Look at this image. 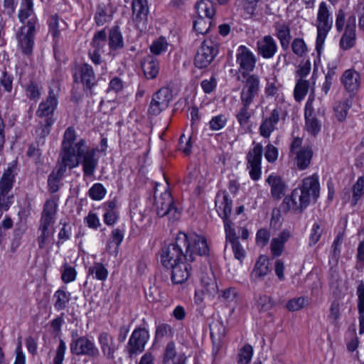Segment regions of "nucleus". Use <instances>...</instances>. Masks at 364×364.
Masks as SVG:
<instances>
[{"label":"nucleus","instance_id":"nucleus-26","mask_svg":"<svg viewBox=\"0 0 364 364\" xmlns=\"http://www.w3.org/2000/svg\"><path fill=\"white\" fill-rule=\"evenodd\" d=\"M257 53L266 59L274 57L277 51V44L272 36H264L257 42Z\"/></svg>","mask_w":364,"mask_h":364},{"label":"nucleus","instance_id":"nucleus-49","mask_svg":"<svg viewBox=\"0 0 364 364\" xmlns=\"http://www.w3.org/2000/svg\"><path fill=\"white\" fill-rule=\"evenodd\" d=\"M364 195V176L358 178L353 186L352 205H355L361 197Z\"/></svg>","mask_w":364,"mask_h":364},{"label":"nucleus","instance_id":"nucleus-52","mask_svg":"<svg viewBox=\"0 0 364 364\" xmlns=\"http://www.w3.org/2000/svg\"><path fill=\"white\" fill-rule=\"evenodd\" d=\"M210 20L198 16L193 22V29L198 33L205 34L210 29Z\"/></svg>","mask_w":364,"mask_h":364},{"label":"nucleus","instance_id":"nucleus-28","mask_svg":"<svg viewBox=\"0 0 364 364\" xmlns=\"http://www.w3.org/2000/svg\"><path fill=\"white\" fill-rule=\"evenodd\" d=\"M274 28L275 31L274 36L279 41L282 49L287 50L289 48L291 38L289 24L285 22L277 21L274 23Z\"/></svg>","mask_w":364,"mask_h":364},{"label":"nucleus","instance_id":"nucleus-15","mask_svg":"<svg viewBox=\"0 0 364 364\" xmlns=\"http://www.w3.org/2000/svg\"><path fill=\"white\" fill-rule=\"evenodd\" d=\"M73 77L75 82L80 81L87 89H91L96 84L93 68L86 63L75 67Z\"/></svg>","mask_w":364,"mask_h":364},{"label":"nucleus","instance_id":"nucleus-31","mask_svg":"<svg viewBox=\"0 0 364 364\" xmlns=\"http://www.w3.org/2000/svg\"><path fill=\"white\" fill-rule=\"evenodd\" d=\"M269 264V259L266 256L259 257L250 274L251 281L257 282L263 279L270 272Z\"/></svg>","mask_w":364,"mask_h":364},{"label":"nucleus","instance_id":"nucleus-63","mask_svg":"<svg viewBox=\"0 0 364 364\" xmlns=\"http://www.w3.org/2000/svg\"><path fill=\"white\" fill-rule=\"evenodd\" d=\"M270 238V232L267 229H259L256 234V243L258 246L264 247L266 246Z\"/></svg>","mask_w":364,"mask_h":364},{"label":"nucleus","instance_id":"nucleus-32","mask_svg":"<svg viewBox=\"0 0 364 364\" xmlns=\"http://www.w3.org/2000/svg\"><path fill=\"white\" fill-rule=\"evenodd\" d=\"M291 232L287 230H282L277 237L272 238L270 250L274 257L280 256L284 250V245L291 237Z\"/></svg>","mask_w":364,"mask_h":364},{"label":"nucleus","instance_id":"nucleus-24","mask_svg":"<svg viewBox=\"0 0 364 364\" xmlns=\"http://www.w3.org/2000/svg\"><path fill=\"white\" fill-rule=\"evenodd\" d=\"M98 342L103 355L107 359L113 360L118 349L113 336L107 332H102L98 336Z\"/></svg>","mask_w":364,"mask_h":364},{"label":"nucleus","instance_id":"nucleus-30","mask_svg":"<svg viewBox=\"0 0 364 364\" xmlns=\"http://www.w3.org/2000/svg\"><path fill=\"white\" fill-rule=\"evenodd\" d=\"M341 82L347 91L355 92L360 85V73L353 69L346 70L342 75Z\"/></svg>","mask_w":364,"mask_h":364},{"label":"nucleus","instance_id":"nucleus-22","mask_svg":"<svg viewBox=\"0 0 364 364\" xmlns=\"http://www.w3.org/2000/svg\"><path fill=\"white\" fill-rule=\"evenodd\" d=\"M280 109H274L269 117L264 118L259 127V134L264 138H269L277 129L280 119Z\"/></svg>","mask_w":364,"mask_h":364},{"label":"nucleus","instance_id":"nucleus-10","mask_svg":"<svg viewBox=\"0 0 364 364\" xmlns=\"http://www.w3.org/2000/svg\"><path fill=\"white\" fill-rule=\"evenodd\" d=\"M71 353L76 355H87L95 358L99 355V350L93 341L86 336L77 337L73 336L70 344Z\"/></svg>","mask_w":364,"mask_h":364},{"label":"nucleus","instance_id":"nucleus-2","mask_svg":"<svg viewBox=\"0 0 364 364\" xmlns=\"http://www.w3.org/2000/svg\"><path fill=\"white\" fill-rule=\"evenodd\" d=\"M18 17L22 23L17 34L19 47L23 54L31 55L34 46L36 27L38 22L32 0H21Z\"/></svg>","mask_w":364,"mask_h":364},{"label":"nucleus","instance_id":"nucleus-62","mask_svg":"<svg viewBox=\"0 0 364 364\" xmlns=\"http://www.w3.org/2000/svg\"><path fill=\"white\" fill-rule=\"evenodd\" d=\"M203 287V291L210 296L214 295L218 291L217 283L214 279L203 278L201 280Z\"/></svg>","mask_w":364,"mask_h":364},{"label":"nucleus","instance_id":"nucleus-18","mask_svg":"<svg viewBox=\"0 0 364 364\" xmlns=\"http://www.w3.org/2000/svg\"><path fill=\"white\" fill-rule=\"evenodd\" d=\"M313 102L314 97H309L306 103L304 117L306 131L311 135L316 136L321 131V123L315 115Z\"/></svg>","mask_w":364,"mask_h":364},{"label":"nucleus","instance_id":"nucleus-57","mask_svg":"<svg viewBox=\"0 0 364 364\" xmlns=\"http://www.w3.org/2000/svg\"><path fill=\"white\" fill-rule=\"evenodd\" d=\"M107 41V33L105 31L101 30L97 32L92 39V44L95 49L102 50L106 44Z\"/></svg>","mask_w":364,"mask_h":364},{"label":"nucleus","instance_id":"nucleus-23","mask_svg":"<svg viewBox=\"0 0 364 364\" xmlns=\"http://www.w3.org/2000/svg\"><path fill=\"white\" fill-rule=\"evenodd\" d=\"M57 95L53 90H50L47 99L40 103L36 111V115L38 117L44 119L53 117L54 111L58 106Z\"/></svg>","mask_w":364,"mask_h":364},{"label":"nucleus","instance_id":"nucleus-33","mask_svg":"<svg viewBox=\"0 0 364 364\" xmlns=\"http://www.w3.org/2000/svg\"><path fill=\"white\" fill-rule=\"evenodd\" d=\"M66 170L65 167L58 164V166L50 173L48 178V188L50 193H54L58 191L60 181Z\"/></svg>","mask_w":364,"mask_h":364},{"label":"nucleus","instance_id":"nucleus-53","mask_svg":"<svg viewBox=\"0 0 364 364\" xmlns=\"http://www.w3.org/2000/svg\"><path fill=\"white\" fill-rule=\"evenodd\" d=\"M77 276V272L75 269L71 266H69L67 263L63 266V270L61 274V279L65 284L72 282L75 280Z\"/></svg>","mask_w":364,"mask_h":364},{"label":"nucleus","instance_id":"nucleus-21","mask_svg":"<svg viewBox=\"0 0 364 364\" xmlns=\"http://www.w3.org/2000/svg\"><path fill=\"white\" fill-rule=\"evenodd\" d=\"M187 356L183 350H178L173 341L167 343L163 353V364H186Z\"/></svg>","mask_w":364,"mask_h":364},{"label":"nucleus","instance_id":"nucleus-44","mask_svg":"<svg viewBox=\"0 0 364 364\" xmlns=\"http://www.w3.org/2000/svg\"><path fill=\"white\" fill-rule=\"evenodd\" d=\"M109 46L111 50H118L124 46V40L119 28L112 27L109 33Z\"/></svg>","mask_w":364,"mask_h":364},{"label":"nucleus","instance_id":"nucleus-20","mask_svg":"<svg viewBox=\"0 0 364 364\" xmlns=\"http://www.w3.org/2000/svg\"><path fill=\"white\" fill-rule=\"evenodd\" d=\"M191 261H183L168 267L167 269H171V279L173 284H179L184 283L191 276L192 267Z\"/></svg>","mask_w":364,"mask_h":364},{"label":"nucleus","instance_id":"nucleus-42","mask_svg":"<svg viewBox=\"0 0 364 364\" xmlns=\"http://www.w3.org/2000/svg\"><path fill=\"white\" fill-rule=\"evenodd\" d=\"M54 122L55 119L53 117L44 119L43 121L39 122V125L36 129V135L38 138V144L44 143V139L49 135L50 132V128Z\"/></svg>","mask_w":364,"mask_h":364},{"label":"nucleus","instance_id":"nucleus-29","mask_svg":"<svg viewBox=\"0 0 364 364\" xmlns=\"http://www.w3.org/2000/svg\"><path fill=\"white\" fill-rule=\"evenodd\" d=\"M81 160L84 176L92 177L98 165V159L95 158V150L89 149Z\"/></svg>","mask_w":364,"mask_h":364},{"label":"nucleus","instance_id":"nucleus-43","mask_svg":"<svg viewBox=\"0 0 364 364\" xmlns=\"http://www.w3.org/2000/svg\"><path fill=\"white\" fill-rule=\"evenodd\" d=\"M108 270L101 262H95L88 269L87 278L92 277L93 279L104 282L107 279Z\"/></svg>","mask_w":364,"mask_h":364},{"label":"nucleus","instance_id":"nucleus-59","mask_svg":"<svg viewBox=\"0 0 364 364\" xmlns=\"http://www.w3.org/2000/svg\"><path fill=\"white\" fill-rule=\"evenodd\" d=\"M291 49L294 54L301 57L305 54L307 48L302 38H296L291 43Z\"/></svg>","mask_w":364,"mask_h":364},{"label":"nucleus","instance_id":"nucleus-34","mask_svg":"<svg viewBox=\"0 0 364 364\" xmlns=\"http://www.w3.org/2000/svg\"><path fill=\"white\" fill-rule=\"evenodd\" d=\"M77 139V134L75 129L73 127H68L63 134V139L62 141L61 148H63V154L67 161H72L71 151L73 148L71 145L75 144Z\"/></svg>","mask_w":364,"mask_h":364},{"label":"nucleus","instance_id":"nucleus-35","mask_svg":"<svg viewBox=\"0 0 364 364\" xmlns=\"http://www.w3.org/2000/svg\"><path fill=\"white\" fill-rule=\"evenodd\" d=\"M141 68L147 79H154L159 72V63L151 55L146 56L141 63Z\"/></svg>","mask_w":364,"mask_h":364},{"label":"nucleus","instance_id":"nucleus-56","mask_svg":"<svg viewBox=\"0 0 364 364\" xmlns=\"http://www.w3.org/2000/svg\"><path fill=\"white\" fill-rule=\"evenodd\" d=\"M107 191L105 188L101 183L94 184L89 190L90 197L95 200L102 199Z\"/></svg>","mask_w":364,"mask_h":364},{"label":"nucleus","instance_id":"nucleus-3","mask_svg":"<svg viewBox=\"0 0 364 364\" xmlns=\"http://www.w3.org/2000/svg\"><path fill=\"white\" fill-rule=\"evenodd\" d=\"M188 244L186 234L180 232L174 242L161 249L160 257L163 266L168 267L183 261L193 262L195 260L193 256L188 254Z\"/></svg>","mask_w":364,"mask_h":364},{"label":"nucleus","instance_id":"nucleus-4","mask_svg":"<svg viewBox=\"0 0 364 364\" xmlns=\"http://www.w3.org/2000/svg\"><path fill=\"white\" fill-rule=\"evenodd\" d=\"M215 204L219 216L223 220L226 240L231 244L237 242L238 239L232 228V223L230 220V215L232 213V200L229 198L228 193L225 191H219L216 195Z\"/></svg>","mask_w":364,"mask_h":364},{"label":"nucleus","instance_id":"nucleus-5","mask_svg":"<svg viewBox=\"0 0 364 364\" xmlns=\"http://www.w3.org/2000/svg\"><path fill=\"white\" fill-rule=\"evenodd\" d=\"M332 25L333 19L331 17V13L328 9L327 4L326 2L322 1L319 4L316 18L317 37L316 49L318 54L321 53L326 36L332 28Z\"/></svg>","mask_w":364,"mask_h":364},{"label":"nucleus","instance_id":"nucleus-41","mask_svg":"<svg viewBox=\"0 0 364 364\" xmlns=\"http://www.w3.org/2000/svg\"><path fill=\"white\" fill-rule=\"evenodd\" d=\"M274 306L272 299L266 294H256L254 296V307L259 312H267Z\"/></svg>","mask_w":364,"mask_h":364},{"label":"nucleus","instance_id":"nucleus-37","mask_svg":"<svg viewBox=\"0 0 364 364\" xmlns=\"http://www.w3.org/2000/svg\"><path fill=\"white\" fill-rule=\"evenodd\" d=\"M54 308L57 311L65 310L71 300V293L65 287L58 289L53 294Z\"/></svg>","mask_w":364,"mask_h":364},{"label":"nucleus","instance_id":"nucleus-60","mask_svg":"<svg viewBox=\"0 0 364 364\" xmlns=\"http://www.w3.org/2000/svg\"><path fill=\"white\" fill-rule=\"evenodd\" d=\"M49 31L54 40H57L60 36V21L58 16H52L49 19Z\"/></svg>","mask_w":364,"mask_h":364},{"label":"nucleus","instance_id":"nucleus-61","mask_svg":"<svg viewBox=\"0 0 364 364\" xmlns=\"http://www.w3.org/2000/svg\"><path fill=\"white\" fill-rule=\"evenodd\" d=\"M99 51L100 50L96 49H94L93 50H90L88 53V55L92 62L95 65V66L100 67L101 71L104 73V71L107 69L106 63L102 60Z\"/></svg>","mask_w":364,"mask_h":364},{"label":"nucleus","instance_id":"nucleus-1","mask_svg":"<svg viewBox=\"0 0 364 364\" xmlns=\"http://www.w3.org/2000/svg\"><path fill=\"white\" fill-rule=\"evenodd\" d=\"M320 193V185L316 175L306 177L295 188L291 196L284 198L283 204L287 210L302 212L311 203H315Z\"/></svg>","mask_w":364,"mask_h":364},{"label":"nucleus","instance_id":"nucleus-45","mask_svg":"<svg viewBox=\"0 0 364 364\" xmlns=\"http://www.w3.org/2000/svg\"><path fill=\"white\" fill-rule=\"evenodd\" d=\"M124 236V230L120 228L114 229L110 235V239L107 242V249L110 250L112 249V245H115L114 250L113 252L117 255L119 250V247L123 241Z\"/></svg>","mask_w":364,"mask_h":364},{"label":"nucleus","instance_id":"nucleus-36","mask_svg":"<svg viewBox=\"0 0 364 364\" xmlns=\"http://www.w3.org/2000/svg\"><path fill=\"white\" fill-rule=\"evenodd\" d=\"M16 175V172L14 166H9L5 170L0 180L1 193L9 194L13 188Z\"/></svg>","mask_w":364,"mask_h":364},{"label":"nucleus","instance_id":"nucleus-46","mask_svg":"<svg viewBox=\"0 0 364 364\" xmlns=\"http://www.w3.org/2000/svg\"><path fill=\"white\" fill-rule=\"evenodd\" d=\"M242 107L240 108L236 114V119L242 127H245L248 124L251 117V113L249 110L252 102L241 101Z\"/></svg>","mask_w":364,"mask_h":364},{"label":"nucleus","instance_id":"nucleus-27","mask_svg":"<svg viewBox=\"0 0 364 364\" xmlns=\"http://www.w3.org/2000/svg\"><path fill=\"white\" fill-rule=\"evenodd\" d=\"M134 20L139 27H145L148 19L149 6L147 0H132Z\"/></svg>","mask_w":364,"mask_h":364},{"label":"nucleus","instance_id":"nucleus-13","mask_svg":"<svg viewBox=\"0 0 364 364\" xmlns=\"http://www.w3.org/2000/svg\"><path fill=\"white\" fill-rule=\"evenodd\" d=\"M236 62L240 65V71L243 77H246L248 73L252 71L255 67L256 58L252 51L246 46H240L237 52Z\"/></svg>","mask_w":364,"mask_h":364},{"label":"nucleus","instance_id":"nucleus-7","mask_svg":"<svg viewBox=\"0 0 364 364\" xmlns=\"http://www.w3.org/2000/svg\"><path fill=\"white\" fill-rule=\"evenodd\" d=\"M251 148L246 155L247 168L252 180L258 181L262 175V159L263 146L260 143L253 142Z\"/></svg>","mask_w":364,"mask_h":364},{"label":"nucleus","instance_id":"nucleus-48","mask_svg":"<svg viewBox=\"0 0 364 364\" xmlns=\"http://www.w3.org/2000/svg\"><path fill=\"white\" fill-rule=\"evenodd\" d=\"M350 104L348 100H342L336 102L334 106L335 117L339 122H343L348 114Z\"/></svg>","mask_w":364,"mask_h":364},{"label":"nucleus","instance_id":"nucleus-64","mask_svg":"<svg viewBox=\"0 0 364 364\" xmlns=\"http://www.w3.org/2000/svg\"><path fill=\"white\" fill-rule=\"evenodd\" d=\"M358 310L359 314H364V284L361 282L357 288Z\"/></svg>","mask_w":364,"mask_h":364},{"label":"nucleus","instance_id":"nucleus-39","mask_svg":"<svg viewBox=\"0 0 364 364\" xmlns=\"http://www.w3.org/2000/svg\"><path fill=\"white\" fill-rule=\"evenodd\" d=\"M295 161L300 170L306 169L310 164L313 151L309 146H304L300 151L294 154Z\"/></svg>","mask_w":364,"mask_h":364},{"label":"nucleus","instance_id":"nucleus-14","mask_svg":"<svg viewBox=\"0 0 364 364\" xmlns=\"http://www.w3.org/2000/svg\"><path fill=\"white\" fill-rule=\"evenodd\" d=\"M246 80L240 93V101L252 102L260 90L259 78L256 75H246Z\"/></svg>","mask_w":364,"mask_h":364},{"label":"nucleus","instance_id":"nucleus-51","mask_svg":"<svg viewBox=\"0 0 364 364\" xmlns=\"http://www.w3.org/2000/svg\"><path fill=\"white\" fill-rule=\"evenodd\" d=\"M253 355V348L252 347L247 344L242 348L239 354L237 363L238 364H248L252 360Z\"/></svg>","mask_w":364,"mask_h":364},{"label":"nucleus","instance_id":"nucleus-54","mask_svg":"<svg viewBox=\"0 0 364 364\" xmlns=\"http://www.w3.org/2000/svg\"><path fill=\"white\" fill-rule=\"evenodd\" d=\"M323 230L318 223H314L309 232V245H316L320 240Z\"/></svg>","mask_w":364,"mask_h":364},{"label":"nucleus","instance_id":"nucleus-12","mask_svg":"<svg viewBox=\"0 0 364 364\" xmlns=\"http://www.w3.org/2000/svg\"><path fill=\"white\" fill-rule=\"evenodd\" d=\"M171 97V92L168 87H162L159 90L153 95L149 112L153 115L159 114L168 107Z\"/></svg>","mask_w":364,"mask_h":364},{"label":"nucleus","instance_id":"nucleus-25","mask_svg":"<svg viewBox=\"0 0 364 364\" xmlns=\"http://www.w3.org/2000/svg\"><path fill=\"white\" fill-rule=\"evenodd\" d=\"M266 183L270 186V193L273 199L279 200L285 195L287 184L279 175L271 173L267 178Z\"/></svg>","mask_w":364,"mask_h":364},{"label":"nucleus","instance_id":"nucleus-17","mask_svg":"<svg viewBox=\"0 0 364 364\" xmlns=\"http://www.w3.org/2000/svg\"><path fill=\"white\" fill-rule=\"evenodd\" d=\"M188 245V254L193 256H203L208 255L209 247L205 237L196 233L186 234ZM195 258V257H193Z\"/></svg>","mask_w":364,"mask_h":364},{"label":"nucleus","instance_id":"nucleus-6","mask_svg":"<svg viewBox=\"0 0 364 364\" xmlns=\"http://www.w3.org/2000/svg\"><path fill=\"white\" fill-rule=\"evenodd\" d=\"M149 339V333L146 328H135L124 347V352L129 358L136 357L144 350Z\"/></svg>","mask_w":364,"mask_h":364},{"label":"nucleus","instance_id":"nucleus-9","mask_svg":"<svg viewBox=\"0 0 364 364\" xmlns=\"http://www.w3.org/2000/svg\"><path fill=\"white\" fill-rule=\"evenodd\" d=\"M154 205L159 216H168L173 220L179 219L181 212L175 207L170 192L166 191L159 198L155 197Z\"/></svg>","mask_w":364,"mask_h":364},{"label":"nucleus","instance_id":"nucleus-11","mask_svg":"<svg viewBox=\"0 0 364 364\" xmlns=\"http://www.w3.org/2000/svg\"><path fill=\"white\" fill-rule=\"evenodd\" d=\"M71 146L73 148V151H71L70 154L72 157V161H67L65 159V155L63 154V148H61L59 156V159L60 160L59 164L65 167L66 168H68L70 169L75 168L79 165L82 156L89 149V147L87 146L85 140L83 139H80L75 144Z\"/></svg>","mask_w":364,"mask_h":364},{"label":"nucleus","instance_id":"nucleus-55","mask_svg":"<svg viewBox=\"0 0 364 364\" xmlns=\"http://www.w3.org/2000/svg\"><path fill=\"white\" fill-rule=\"evenodd\" d=\"M168 48V43L165 38L160 37L154 41L150 46L151 52L155 55H159L165 52Z\"/></svg>","mask_w":364,"mask_h":364},{"label":"nucleus","instance_id":"nucleus-16","mask_svg":"<svg viewBox=\"0 0 364 364\" xmlns=\"http://www.w3.org/2000/svg\"><path fill=\"white\" fill-rule=\"evenodd\" d=\"M57 200L58 199L53 196L45 202L41 213L39 228L49 229V227L55 223L58 210Z\"/></svg>","mask_w":364,"mask_h":364},{"label":"nucleus","instance_id":"nucleus-47","mask_svg":"<svg viewBox=\"0 0 364 364\" xmlns=\"http://www.w3.org/2000/svg\"><path fill=\"white\" fill-rule=\"evenodd\" d=\"M309 82L304 79H299L296 83L294 96L296 102H301L308 93Z\"/></svg>","mask_w":364,"mask_h":364},{"label":"nucleus","instance_id":"nucleus-40","mask_svg":"<svg viewBox=\"0 0 364 364\" xmlns=\"http://www.w3.org/2000/svg\"><path fill=\"white\" fill-rule=\"evenodd\" d=\"M112 19V11L108 5L104 4L97 6L95 15V23L97 26H102Z\"/></svg>","mask_w":364,"mask_h":364},{"label":"nucleus","instance_id":"nucleus-38","mask_svg":"<svg viewBox=\"0 0 364 364\" xmlns=\"http://www.w3.org/2000/svg\"><path fill=\"white\" fill-rule=\"evenodd\" d=\"M198 16L210 20L215 14L214 3L210 0H200L195 6Z\"/></svg>","mask_w":364,"mask_h":364},{"label":"nucleus","instance_id":"nucleus-50","mask_svg":"<svg viewBox=\"0 0 364 364\" xmlns=\"http://www.w3.org/2000/svg\"><path fill=\"white\" fill-rule=\"evenodd\" d=\"M227 122L228 118L226 116L220 114L212 117L208 125L212 131H220L225 127Z\"/></svg>","mask_w":364,"mask_h":364},{"label":"nucleus","instance_id":"nucleus-19","mask_svg":"<svg viewBox=\"0 0 364 364\" xmlns=\"http://www.w3.org/2000/svg\"><path fill=\"white\" fill-rule=\"evenodd\" d=\"M356 18L352 15L348 18L347 23L344 33L340 40V47L343 50H349L352 48L356 41Z\"/></svg>","mask_w":364,"mask_h":364},{"label":"nucleus","instance_id":"nucleus-58","mask_svg":"<svg viewBox=\"0 0 364 364\" xmlns=\"http://www.w3.org/2000/svg\"><path fill=\"white\" fill-rule=\"evenodd\" d=\"M306 299L304 296H300L290 299L286 306L290 311H295L301 309L306 304Z\"/></svg>","mask_w":364,"mask_h":364},{"label":"nucleus","instance_id":"nucleus-8","mask_svg":"<svg viewBox=\"0 0 364 364\" xmlns=\"http://www.w3.org/2000/svg\"><path fill=\"white\" fill-rule=\"evenodd\" d=\"M218 53V45L211 39L204 40L195 56L194 64L198 68H207Z\"/></svg>","mask_w":364,"mask_h":364}]
</instances>
